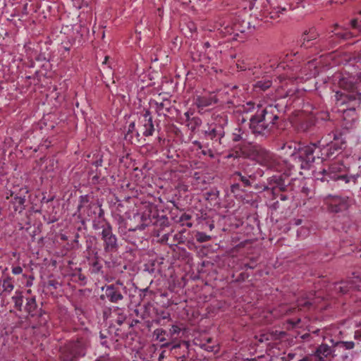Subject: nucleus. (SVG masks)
Here are the masks:
<instances>
[{"label": "nucleus", "instance_id": "5fc2aeb1", "mask_svg": "<svg viewBox=\"0 0 361 361\" xmlns=\"http://www.w3.org/2000/svg\"><path fill=\"white\" fill-rule=\"evenodd\" d=\"M164 357V351H163L160 355L159 357V360L160 361L161 359H163Z\"/></svg>", "mask_w": 361, "mask_h": 361}, {"label": "nucleus", "instance_id": "c756f323", "mask_svg": "<svg viewBox=\"0 0 361 361\" xmlns=\"http://www.w3.org/2000/svg\"><path fill=\"white\" fill-rule=\"evenodd\" d=\"M195 239L199 243H204L211 240V236L203 232H197L195 234Z\"/></svg>", "mask_w": 361, "mask_h": 361}, {"label": "nucleus", "instance_id": "9d476101", "mask_svg": "<svg viewBox=\"0 0 361 361\" xmlns=\"http://www.w3.org/2000/svg\"><path fill=\"white\" fill-rule=\"evenodd\" d=\"M250 156L262 166H269L273 159V154L259 145H254L252 147Z\"/></svg>", "mask_w": 361, "mask_h": 361}, {"label": "nucleus", "instance_id": "bf43d9fd", "mask_svg": "<svg viewBox=\"0 0 361 361\" xmlns=\"http://www.w3.org/2000/svg\"><path fill=\"white\" fill-rule=\"evenodd\" d=\"M212 341V338H209L207 339V343H208V344H210Z\"/></svg>", "mask_w": 361, "mask_h": 361}, {"label": "nucleus", "instance_id": "6ab92c4d", "mask_svg": "<svg viewBox=\"0 0 361 361\" xmlns=\"http://www.w3.org/2000/svg\"><path fill=\"white\" fill-rule=\"evenodd\" d=\"M273 84L272 79L271 78H263L257 81L254 85L253 87L256 92L266 91L271 87Z\"/></svg>", "mask_w": 361, "mask_h": 361}, {"label": "nucleus", "instance_id": "e2e57ef3", "mask_svg": "<svg viewBox=\"0 0 361 361\" xmlns=\"http://www.w3.org/2000/svg\"><path fill=\"white\" fill-rule=\"evenodd\" d=\"M109 59V56H105L104 61L103 62V64H106L107 63V61Z\"/></svg>", "mask_w": 361, "mask_h": 361}, {"label": "nucleus", "instance_id": "0eeeda50", "mask_svg": "<svg viewBox=\"0 0 361 361\" xmlns=\"http://www.w3.org/2000/svg\"><path fill=\"white\" fill-rule=\"evenodd\" d=\"M250 128L256 137H262L269 136L273 129L267 122H264V119H261L257 113L250 118Z\"/></svg>", "mask_w": 361, "mask_h": 361}, {"label": "nucleus", "instance_id": "09e8293b", "mask_svg": "<svg viewBox=\"0 0 361 361\" xmlns=\"http://www.w3.org/2000/svg\"><path fill=\"white\" fill-rule=\"evenodd\" d=\"M102 162H103V160L102 158H99V159L96 160L95 161L93 162V164L98 167V166H101L102 164Z\"/></svg>", "mask_w": 361, "mask_h": 361}, {"label": "nucleus", "instance_id": "f8f14e48", "mask_svg": "<svg viewBox=\"0 0 361 361\" xmlns=\"http://www.w3.org/2000/svg\"><path fill=\"white\" fill-rule=\"evenodd\" d=\"M315 293H309L297 300L299 309H310L316 305L320 300V297L314 296Z\"/></svg>", "mask_w": 361, "mask_h": 361}, {"label": "nucleus", "instance_id": "4468645a", "mask_svg": "<svg viewBox=\"0 0 361 361\" xmlns=\"http://www.w3.org/2000/svg\"><path fill=\"white\" fill-rule=\"evenodd\" d=\"M0 284L2 287V290L0 293L2 298H6L14 289V283L13 278L9 276H4L0 279Z\"/></svg>", "mask_w": 361, "mask_h": 361}, {"label": "nucleus", "instance_id": "a211bd4d", "mask_svg": "<svg viewBox=\"0 0 361 361\" xmlns=\"http://www.w3.org/2000/svg\"><path fill=\"white\" fill-rule=\"evenodd\" d=\"M25 310L28 313L30 317H35L38 314L42 315V310H37V305L35 298H30L27 299V302L25 307Z\"/></svg>", "mask_w": 361, "mask_h": 361}, {"label": "nucleus", "instance_id": "4d7b16f0", "mask_svg": "<svg viewBox=\"0 0 361 361\" xmlns=\"http://www.w3.org/2000/svg\"><path fill=\"white\" fill-rule=\"evenodd\" d=\"M322 173L324 175H330L329 173L326 170H325V169H324Z\"/></svg>", "mask_w": 361, "mask_h": 361}, {"label": "nucleus", "instance_id": "c9c22d12", "mask_svg": "<svg viewBox=\"0 0 361 361\" xmlns=\"http://www.w3.org/2000/svg\"><path fill=\"white\" fill-rule=\"evenodd\" d=\"M358 176L355 177V176H350V177H348L347 176H338L337 177H336L335 176H332L333 178L337 180V179H342V180H344L345 181V183H350V182H353L354 183H356V180Z\"/></svg>", "mask_w": 361, "mask_h": 361}, {"label": "nucleus", "instance_id": "603ef678", "mask_svg": "<svg viewBox=\"0 0 361 361\" xmlns=\"http://www.w3.org/2000/svg\"><path fill=\"white\" fill-rule=\"evenodd\" d=\"M170 345V343H164L161 345V348H167Z\"/></svg>", "mask_w": 361, "mask_h": 361}, {"label": "nucleus", "instance_id": "dca6fc26", "mask_svg": "<svg viewBox=\"0 0 361 361\" xmlns=\"http://www.w3.org/2000/svg\"><path fill=\"white\" fill-rule=\"evenodd\" d=\"M207 138L210 140H220L225 135V131L220 127H216L211 125L207 130L204 131Z\"/></svg>", "mask_w": 361, "mask_h": 361}, {"label": "nucleus", "instance_id": "a878e982", "mask_svg": "<svg viewBox=\"0 0 361 361\" xmlns=\"http://www.w3.org/2000/svg\"><path fill=\"white\" fill-rule=\"evenodd\" d=\"M334 289L338 293L345 294L349 290L348 283L346 282L336 283L335 284Z\"/></svg>", "mask_w": 361, "mask_h": 361}, {"label": "nucleus", "instance_id": "4be33fe9", "mask_svg": "<svg viewBox=\"0 0 361 361\" xmlns=\"http://www.w3.org/2000/svg\"><path fill=\"white\" fill-rule=\"evenodd\" d=\"M214 123L212 124L216 127H220L224 130V128L228 124V116L226 114L221 113L220 114L214 115Z\"/></svg>", "mask_w": 361, "mask_h": 361}, {"label": "nucleus", "instance_id": "20e7f679", "mask_svg": "<svg viewBox=\"0 0 361 361\" xmlns=\"http://www.w3.org/2000/svg\"><path fill=\"white\" fill-rule=\"evenodd\" d=\"M127 294V288L120 280L105 286V295L113 303H118L123 300Z\"/></svg>", "mask_w": 361, "mask_h": 361}, {"label": "nucleus", "instance_id": "ddd939ff", "mask_svg": "<svg viewBox=\"0 0 361 361\" xmlns=\"http://www.w3.org/2000/svg\"><path fill=\"white\" fill-rule=\"evenodd\" d=\"M82 214L86 215L91 219H102L104 215V212L102 209L101 205L96 202H91L90 204L82 209Z\"/></svg>", "mask_w": 361, "mask_h": 361}, {"label": "nucleus", "instance_id": "4c0bfd02", "mask_svg": "<svg viewBox=\"0 0 361 361\" xmlns=\"http://www.w3.org/2000/svg\"><path fill=\"white\" fill-rule=\"evenodd\" d=\"M255 107V103L252 102H247L245 105L243 106V111L249 112Z\"/></svg>", "mask_w": 361, "mask_h": 361}, {"label": "nucleus", "instance_id": "052dcab7", "mask_svg": "<svg viewBox=\"0 0 361 361\" xmlns=\"http://www.w3.org/2000/svg\"><path fill=\"white\" fill-rule=\"evenodd\" d=\"M245 25L247 26V28L248 30L251 29L250 23H248V22H247V23H245Z\"/></svg>", "mask_w": 361, "mask_h": 361}, {"label": "nucleus", "instance_id": "c85d7f7f", "mask_svg": "<svg viewBox=\"0 0 361 361\" xmlns=\"http://www.w3.org/2000/svg\"><path fill=\"white\" fill-rule=\"evenodd\" d=\"M91 202H90V197L88 195H82L80 197V203L78 206V210L80 212L84 209L87 205L90 204Z\"/></svg>", "mask_w": 361, "mask_h": 361}, {"label": "nucleus", "instance_id": "1a4fd4ad", "mask_svg": "<svg viewBox=\"0 0 361 361\" xmlns=\"http://www.w3.org/2000/svg\"><path fill=\"white\" fill-rule=\"evenodd\" d=\"M256 113L261 119H264V122H267L273 128L275 121L279 118L281 111L279 104H269L263 109H259Z\"/></svg>", "mask_w": 361, "mask_h": 361}, {"label": "nucleus", "instance_id": "37998d69", "mask_svg": "<svg viewBox=\"0 0 361 361\" xmlns=\"http://www.w3.org/2000/svg\"><path fill=\"white\" fill-rule=\"evenodd\" d=\"M16 203L23 205L25 203V198L21 197H15Z\"/></svg>", "mask_w": 361, "mask_h": 361}, {"label": "nucleus", "instance_id": "e433bc0d", "mask_svg": "<svg viewBox=\"0 0 361 361\" xmlns=\"http://www.w3.org/2000/svg\"><path fill=\"white\" fill-rule=\"evenodd\" d=\"M335 35L339 38L346 39L351 37V34L350 32H336Z\"/></svg>", "mask_w": 361, "mask_h": 361}, {"label": "nucleus", "instance_id": "f257e3e1", "mask_svg": "<svg viewBox=\"0 0 361 361\" xmlns=\"http://www.w3.org/2000/svg\"><path fill=\"white\" fill-rule=\"evenodd\" d=\"M338 85L346 92L338 91L336 92L337 104L338 106L349 104L347 109H343L344 114L348 111H355L356 107L359 106L361 102V93L357 90L355 78L351 76H342L339 78Z\"/></svg>", "mask_w": 361, "mask_h": 361}, {"label": "nucleus", "instance_id": "680f3d73", "mask_svg": "<svg viewBox=\"0 0 361 361\" xmlns=\"http://www.w3.org/2000/svg\"><path fill=\"white\" fill-rule=\"evenodd\" d=\"M99 336H100L101 339H102V340L106 338V336H104L102 333H100Z\"/></svg>", "mask_w": 361, "mask_h": 361}, {"label": "nucleus", "instance_id": "774afa93", "mask_svg": "<svg viewBox=\"0 0 361 361\" xmlns=\"http://www.w3.org/2000/svg\"><path fill=\"white\" fill-rule=\"evenodd\" d=\"M348 357V356L347 355H343V356H342V359H343V360H344L347 359Z\"/></svg>", "mask_w": 361, "mask_h": 361}, {"label": "nucleus", "instance_id": "a19ab883", "mask_svg": "<svg viewBox=\"0 0 361 361\" xmlns=\"http://www.w3.org/2000/svg\"><path fill=\"white\" fill-rule=\"evenodd\" d=\"M22 272H23V269L19 266L13 267V269H12V273L13 274L18 275V274H21Z\"/></svg>", "mask_w": 361, "mask_h": 361}, {"label": "nucleus", "instance_id": "338daca9", "mask_svg": "<svg viewBox=\"0 0 361 361\" xmlns=\"http://www.w3.org/2000/svg\"><path fill=\"white\" fill-rule=\"evenodd\" d=\"M240 139V137L239 135L236 136L235 138H234V140L235 141H238Z\"/></svg>", "mask_w": 361, "mask_h": 361}, {"label": "nucleus", "instance_id": "473e14b6", "mask_svg": "<svg viewBox=\"0 0 361 361\" xmlns=\"http://www.w3.org/2000/svg\"><path fill=\"white\" fill-rule=\"evenodd\" d=\"M165 334L166 331L162 329H157L154 331V335L156 336V338L159 340L160 342H164L166 341V338L163 336V335Z\"/></svg>", "mask_w": 361, "mask_h": 361}, {"label": "nucleus", "instance_id": "79ce46f5", "mask_svg": "<svg viewBox=\"0 0 361 361\" xmlns=\"http://www.w3.org/2000/svg\"><path fill=\"white\" fill-rule=\"evenodd\" d=\"M239 190H240V185L238 183L233 184L231 186V192L235 193V192H238Z\"/></svg>", "mask_w": 361, "mask_h": 361}, {"label": "nucleus", "instance_id": "864d4df0", "mask_svg": "<svg viewBox=\"0 0 361 361\" xmlns=\"http://www.w3.org/2000/svg\"><path fill=\"white\" fill-rule=\"evenodd\" d=\"M101 344L106 348H109L108 345H107V343H106V341H103L101 342Z\"/></svg>", "mask_w": 361, "mask_h": 361}, {"label": "nucleus", "instance_id": "39448f33", "mask_svg": "<svg viewBox=\"0 0 361 361\" xmlns=\"http://www.w3.org/2000/svg\"><path fill=\"white\" fill-rule=\"evenodd\" d=\"M154 132V126L150 111L148 109L144 110L138 119V127L136 130V136L140 137L142 134L145 137L151 136Z\"/></svg>", "mask_w": 361, "mask_h": 361}, {"label": "nucleus", "instance_id": "8fccbe9b", "mask_svg": "<svg viewBox=\"0 0 361 361\" xmlns=\"http://www.w3.org/2000/svg\"><path fill=\"white\" fill-rule=\"evenodd\" d=\"M125 318L126 317L124 315H120L119 317L116 320L117 324H118L119 325H121L123 324Z\"/></svg>", "mask_w": 361, "mask_h": 361}, {"label": "nucleus", "instance_id": "393cba45", "mask_svg": "<svg viewBox=\"0 0 361 361\" xmlns=\"http://www.w3.org/2000/svg\"><path fill=\"white\" fill-rule=\"evenodd\" d=\"M164 320H171V315L169 312H161L158 314L157 317L154 320V322L158 325H163Z\"/></svg>", "mask_w": 361, "mask_h": 361}, {"label": "nucleus", "instance_id": "0e129e2a", "mask_svg": "<svg viewBox=\"0 0 361 361\" xmlns=\"http://www.w3.org/2000/svg\"><path fill=\"white\" fill-rule=\"evenodd\" d=\"M204 46L205 47H210V44H209V43L208 42H205V43L204 44Z\"/></svg>", "mask_w": 361, "mask_h": 361}, {"label": "nucleus", "instance_id": "6e6552de", "mask_svg": "<svg viewBox=\"0 0 361 361\" xmlns=\"http://www.w3.org/2000/svg\"><path fill=\"white\" fill-rule=\"evenodd\" d=\"M355 200L347 196H332L329 203V210L332 213H340L347 211Z\"/></svg>", "mask_w": 361, "mask_h": 361}, {"label": "nucleus", "instance_id": "de8ad7c7", "mask_svg": "<svg viewBox=\"0 0 361 361\" xmlns=\"http://www.w3.org/2000/svg\"><path fill=\"white\" fill-rule=\"evenodd\" d=\"M188 28L190 30V32L191 35L192 34V32L195 31V30H196L195 25L192 23H189Z\"/></svg>", "mask_w": 361, "mask_h": 361}, {"label": "nucleus", "instance_id": "cd10ccee", "mask_svg": "<svg viewBox=\"0 0 361 361\" xmlns=\"http://www.w3.org/2000/svg\"><path fill=\"white\" fill-rule=\"evenodd\" d=\"M305 35H302L300 39V47L305 49H309L317 44V41H310L307 38H305Z\"/></svg>", "mask_w": 361, "mask_h": 361}, {"label": "nucleus", "instance_id": "f03ea898", "mask_svg": "<svg viewBox=\"0 0 361 361\" xmlns=\"http://www.w3.org/2000/svg\"><path fill=\"white\" fill-rule=\"evenodd\" d=\"M296 161L300 164L301 169H307L316 159H320L319 147L316 144L301 145L298 144Z\"/></svg>", "mask_w": 361, "mask_h": 361}, {"label": "nucleus", "instance_id": "a18cd8bd", "mask_svg": "<svg viewBox=\"0 0 361 361\" xmlns=\"http://www.w3.org/2000/svg\"><path fill=\"white\" fill-rule=\"evenodd\" d=\"M350 24H351V26L353 28H355V29H359L360 28V26L358 25L357 20L356 19L352 20L351 22H350Z\"/></svg>", "mask_w": 361, "mask_h": 361}, {"label": "nucleus", "instance_id": "2eb2a0df", "mask_svg": "<svg viewBox=\"0 0 361 361\" xmlns=\"http://www.w3.org/2000/svg\"><path fill=\"white\" fill-rule=\"evenodd\" d=\"M150 104L154 105L156 112L159 116H166L171 108V101L168 99H163L160 102L152 101Z\"/></svg>", "mask_w": 361, "mask_h": 361}, {"label": "nucleus", "instance_id": "aec40b11", "mask_svg": "<svg viewBox=\"0 0 361 361\" xmlns=\"http://www.w3.org/2000/svg\"><path fill=\"white\" fill-rule=\"evenodd\" d=\"M331 353V349L327 344L320 345L315 351L314 355L318 357L319 361H324V358Z\"/></svg>", "mask_w": 361, "mask_h": 361}, {"label": "nucleus", "instance_id": "3c124183", "mask_svg": "<svg viewBox=\"0 0 361 361\" xmlns=\"http://www.w3.org/2000/svg\"><path fill=\"white\" fill-rule=\"evenodd\" d=\"M108 355H106V356H101L99 357V358H97V361H103V360H104L106 357H107Z\"/></svg>", "mask_w": 361, "mask_h": 361}, {"label": "nucleus", "instance_id": "7ed1b4c3", "mask_svg": "<svg viewBox=\"0 0 361 361\" xmlns=\"http://www.w3.org/2000/svg\"><path fill=\"white\" fill-rule=\"evenodd\" d=\"M333 139L329 142L322 145V147H319V157L322 161L336 158L342 149L344 142L336 133H333Z\"/></svg>", "mask_w": 361, "mask_h": 361}, {"label": "nucleus", "instance_id": "5701e85b", "mask_svg": "<svg viewBox=\"0 0 361 361\" xmlns=\"http://www.w3.org/2000/svg\"><path fill=\"white\" fill-rule=\"evenodd\" d=\"M11 300L14 303V307L18 310L22 311L23 296L21 291H16L14 295L11 297Z\"/></svg>", "mask_w": 361, "mask_h": 361}, {"label": "nucleus", "instance_id": "2f4dec72", "mask_svg": "<svg viewBox=\"0 0 361 361\" xmlns=\"http://www.w3.org/2000/svg\"><path fill=\"white\" fill-rule=\"evenodd\" d=\"M105 219H104V217L102 219H92V228L94 230H99L100 228H102L104 227H106V224L105 225H101V223L102 221H104Z\"/></svg>", "mask_w": 361, "mask_h": 361}, {"label": "nucleus", "instance_id": "c03bdc74", "mask_svg": "<svg viewBox=\"0 0 361 361\" xmlns=\"http://www.w3.org/2000/svg\"><path fill=\"white\" fill-rule=\"evenodd\" d=\"M354 338L355 339L361 341V329L355 331Z\"/></svg>", "mask_w": 361, "mask_h": 361}, {"label": "nucleus", "instance_id": "f3484780", "mask_svg": "<svg viewBox=\"0 0 361 361\" xmlns=\"http://www.w3.org/2000/svg\"><path fill=\"white\" fill-rule=\"evenodd\" d=\"M216 102L217 99L214 97H197L195 99V104L199 109H203Z\"/></svg>", "mask_w": 361, "mask_h": 361}, {"label": "nucleus", "instance_id": "bb28decb", "mask_svg": "<svg viewBox=\"0 0 361 361\" xmlns=\"http://www.w3.org/2000/svg\"><path fill=\"white\" fill-rule=\"evenodd\" d=\"M302 35H305L308 39L312 41H317V39L319 37V34L317 32L314 28H311L309 30H305Z\"/></svg>", "mask_w": 361, "mask_h": 361}, {"label": "nucleus", "instance_id": "ea45409f", "mask_svg": "<svg viewBox=\"0 0 361 361\" xmlns=\"http://www.w3.org/2000/svg\"><path fill=\"white\" fill-rule=\"evenodd\" d=\"M180 331V328L176 325H173L170 329V334L173 336L175 334H178Z\"/></svg>", "mask_w": 361, "mask_h": 361}, {"label": "nucleus", "instance_id": "423d86ee", "mask_svg": "<svg viewBox=\"0 0 361 361\" xmlns=\"http://www.w3.org/2000/svg\"><path fill=\"white\" fill-rule=\"evenodd\" d=\"M102 239L104 241V250L107 253H114L118 249V240L113 233L111 225L106 222V227L102 231Z\"/></svg>", "mask_w": 361, "mask_h": 361}, {"label": "nucleus", "instance_id": "58836bf2", "mask_svg": "<svg viewBox=\"0 0 361 361\" xmlns=\"http://www.w3.org/2000/svg\"><path fill=\"white\" fill-rule=\"evenodd\" d=\"M134 132L136 133L135 124V122H131L128 126V132H127L126 137L128 136L130 134H131Z\"/></svg>", "mask_w": 361, "mask_h": 361}, {"label": "nucleus", "instance_id": "49530a36", "mask_svg": "<svg viewBox=\"0 0 361 361\" xmlns=\"http://www.w3.org/2000/svg\"><path fill=\"white\" fill-rule=\"evenodd\" d=\"M191 219V216L189 215V214H183L180 219L181 221H188V220H190Z\"/></svg>", "mask_w": 361, "mask_h": 361}, {"label": "nucleus", "instance_id": "13d9d810", "mask_svg": "<svg viewBox=\"0 0 361 361\" xmlns=\"http://www.w3.org/2000/svg\"><path fill=\"white\" fill-rule=\"evenodd\" d=\"M179 347H180V344H176L172 346L171 349H175V348H177Z\"/></svg>", "mask_w": 361, "mask_h": 361}, {"label": "nucleus", "instance_id": "7c9ffc66", "mask_svg": "<svg viewBox=\"0 0 361 361\" xmlns=\"http://www.w3.org/2000/svg\"><path fill=\"white\" fill-rule=\"evenodd\" d=\"M336 346L343 348L345 350H351L354 348L355 343L353 341H338L336 343Z\"/></svg>", "mask_w": 361, "mask_h": 361}, {"label": "nucleus", "instance_id": "6e6d98bb", "mask_svg": "<svg viewBox=\"0 0 361 361\" xmlns=\"http://www.w3.org/2000/svg\"><path fill=\"white\" fill-rule=\"evenodd\" d=\"M301 223H302V220L301 219H297V220H295V225H300Z\"/></svg>", "mask_w": 361, "mask_h": 361}, {"label": "nucleus", "instance_id": "f704fd0d", "mask_svg": "<svg viewBox=\"0 0 361 361\" xmlns=\"http://www.w3.org/2000/svg\"><path fill=\"white\" fill-rule=\"evenodd\" d=\"M201 348L208 352L216 353L219 351V347L216 345H210L208 343H202Z\"/></svg>", "mask_w": 361, "mask_h": 361}, {"label": "nucleus", "instance_id": "69168bd1", "mask_svg": "<svg viewBox=\"0 0 361 361\" xmlns=\"http://www.w3.org/2000/svg\"><path fill=\"white\" fill-rule=\"evenodd\" d=\"M185 117L187 118V119H188V120H189V119H190V116H189V113H188V112H186V113L185 114Z\"/></svg>", "mask_w": 361, "mask_h": 361}, {"label": "nucleus", "instance_id": "72a5a7b5", "mask_svg": "<svg viewBox=\"0 0 361 361\" xmlns=\"http://www.w3.org/2000/svg\"><path fill=\"white\" fill-rule=\"evenodd\" d=\"M202 124V120L198 117H194L191 119V121L188 126H190L192 131H194L196 128L199 127Z\"/></svg>", "mask_w": 361, "mask_h": 361}, {"label": "nucleus", "instance_id": "b1692460", "mask_svg": "<svg viewBox=\"0 0 361 361\" xmlns=\"http://www.w3.org/2000/svg\"><path fill=\"white\" fill-rule=\"evenodd\" d=\"M235 176H238L240 178V180L243 183V185L245 187H248L251 185V182L250 179L255 180V176L254 174L249 175L247 176L242 175V173L239 171H236L234 173Z\"/></svg>", "mask_w": 361, "mask_h": 361}, {"label": "nucleus", "instance_id": "412c9836", "mask_svg": "<svg viewBox=\"0 0 361 361\" xmlns=\"http://www.w3.org/2000/svg\"><path fill=\"white\" fill-rule=\"evenodd\" d=\"M281 149L284 151V154L289 155L296 161V154H298V145L295 143H286L281 147Z\"/></svg>", "mask_w": 361, "mask_h": 361}, {"label": "nucleus", "instance_id": "9b49d317", "mask_svg": "<svg viewBox=\"0 0 361 361\" xmlns=\"http://www.w3.org/2000/svg\"><path fill=\"white\" fill-rule=\"evenodd\" d=\"M65 353L68 360H72L77 357L85 355V348L80 341H71L65 347Z\"/></svg>", "mask_w": 361, "mask_h": 361}]
</instances>
